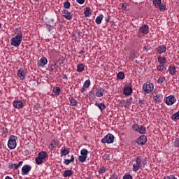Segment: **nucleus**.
Masks as SVG:
<instances>
[{"mask_svg": "<svg viewBox=\"0 0 179 179\" xmlns=\"http://www.w3.org/2000/svg\"><path fill=\"white\" fill-rule=\"evenodd\" d=\"M27 73V71H26V69L23 68L20 69L17 71V75L21 80H24V79L26 78Z\"/></svg>", "mask_w": 179, "mask_h": 179, "instance_id": "6e6552de", "label": "nucleus"}, {"mask_svg": "<svg viewBox=\"0 0 179 179\" xmlns=\"http://www.w3.org/2000/svg\"><path fill=\"white\" fill-rule=\"evenodd\" d=\"M166 80V77L164 76H161L157 80V83H164V81Z\"/></svg>", "mask_w": 179, "mask_h": 179, "instance_id": "58836bf2", "label": "nucleus"}, {"mask_svg": "<svg viewBox=\"0 0 179 179\" xmlns=\"http://www.w3.org/2000/svg\"><path fill=\"white\" fill-rule=\"evenodd\" d=\"M2 148V144L0 143V149Z\"/></svg>", "mask_w": 179, "mask_h": 179, "instance_id": "13d9d810", "label": "nucleus"}, {"mask_svg": "<svg viewBox=\"0 0 179 179\" xmlns=\"http://www.w3.org/2000/svg\"><path fill=\"white\" fill-rule=\"evenodd\" d=\"M13 106L15 108H23V102L22 101L15 100L13 102Z\"/></svg>", "mask_w": 179, "mask_h": 179, "instance_id": "dca6fc26", "label": "nucleus"}, {"mask_svg": "<svg viewBox=\"0 0 179 179\" xmlns=\"http://www.w3.org/2000/svg\"><path fill=\"white\" fill-rule=\"evenodd\" d=\"M10 1H12V0H10Z\"/></svg>", "mask_w": 179, "mask_h": 179, "instance_id": "e2e57ef3", "label": "nucleus"}, {"mask_svg": "<svg viewBox=\"0 0 179 179\" xmlns=\"http://www.w3.org/2000/svg\"><path fill=\"white\" fill-rule=\"evenodd\" d=\"M143 49H144V50H147L146 47H144Z\"/></svg>", "mask_w": 179, "mask_h": 179, "instance_id": "680f3d73", "label": "nucleus"}, {"mask_svg": "<svg viewBox=\"0 0 179 179\" xmlns=\"http://www.w3.org/2000/svg\"><path fill=\"white\" fill-rule=\"evenodd\" d=\"M60 155L61 157H62V156H67V155H69V150H68L66 148H65V147H64L60 150Z\"/></svg>", "mask_w": 179, "mask_h": 179, "instance_id": "4be33fe9", "label": "nucleus"}, {"mask_svg": "<svg viewBox=\"0 0 179 179\" xmlns=\"http://www.w3.org/2000/svg\"><path fill=\"white\" fill-rule=\"evenodd\" d=\"M48 63V60H47V58L45 57H42L38 62V66L43 68L45 66V65H47Z\"/></svg>", "mask_w": 179, "mask_h": 179, "instance_id": "4468645a", "label": "nucleus"}, {"mask_svg": "<svg viewBox=\"0 0 179 179\" xmlns=\"http://www.w3.org/2000/svg\"><path fill=\"white\" fill-rule=\"evenodd\" d=\"M159 10H161V12H164V10H166V6L165 4H160L159 6Z\"/></svg>", "mask_w": 179, "mask_h": 179, "instance_id": "79ce46f5", "label": "nucleus"}, {"mask_svg": "<svg viewBox=\"0 0 179 179\" xmlns=\"http://www.w3.org/2000/svg\"><path fill=\"white\" fill-rule=\"evenodd\" d=\"M159 97H160L159 95H157V96H154V100H156L157 101H159L160 100V99H159Z\"/></svg>", "mask_w": 179, "mask_h": 179, "instance_id": "8fccbe9b", "label": "nucleus"}, {"mask_svg": "<svg viewBox=\"0 0 179 179\" xmlns=\"http://www.w3.org/2000/svg\"><path fill=\"white\" fill-rule=\"evenodd\" d=\"M146 166V160L143 159L142 157L138 156L136 158L133 164V171L136 173L139 169H142Z\"/></svg>", "mask_w": 179, "mask_h": 179, "instance_id": "f257e3e1", "label": "nucleus"}, {"mask_svg": "<svg viewBox=\"0 0 179 179\" xmlns=\"http://www.w3.org/2000/svg\"><path fill=\"white\" fill-rule=\"evenodd\" d=\"M104 94V88H98L96 92V96L97 97H103Z\"/></svg>", "mask_w": 179, "mask_h": 179, "instance_id": "412c9836", "label": "nucleus"}, {"mask_svg": "<svg viewBox=\"0 0 179 179\" xmlns=\"http://www.w3.org/2000/svg\"><path fill=\"white\" fill-rule=\"evenodd\" d=\"M127 7H128V4L127 3H122V8L123 10H125V9H127Z\"/></svg>", "mask_w": 179, "mask_h": 179, "instance_id": "49530a36", "label": "nucleus"}, {"mask_svg": "<svg viewBox=\"0 0 179 179\" xmlns=\"http://www.w3.org/2000/svg\"><path fill=\"white\" fill-rule=\"evenodd\" d=\"M80 155L78 157V161L80 163H85V162H86V159H87V155H89V151H87V150L86 149H83L80 151Z\"/></svg>", "mask_w": 179, "mask_h": 179, "instance_id": "39448f33", "label": "nucleus"}, {"mask_svg": "<svg viewBox=\"0 0 179 179\" xmlns=\"http://www.w3.org/2000/svg\"><path fill=\"white\" fill-rule=\"evenodd\" d=\"M153 89H155V87L152 83H145L143 85V90L145 93H152V92H153Z\"/></svg>", "mask_w": 179, "mask_h": 179, "instance_id": "1a4fd4ad", "label": "nucleus"}, {"mask_svg": "<svg viewBox=\"0 0 179 179\" xmlns=\"http://www.w3.org/2000/svg\"><path fill=\"white\" fill-rule=\"evenodd\" d=\"M85 71V64H79L77 65V72H83Z\"/></svg>", "mask_w": 179, "mask_h": 179, "instance_id": "cd10ccee", "label": "nucleus"}, {"mask_svg": "<svg viewBox=\"0 0 179 179\" xmlns=\"http://www.w3.org/2000/svg\"><path fill=\"white\" fill-rule=\"evenodd\" d=\"M62 15L63 17L66 18V20H72V14L68 10H64L62 11Z\"/></svg>", "mask_w": 179, "mask_h": 179, "instance_id": "ddd939ff", "label": "nucleus"}, {"mask_svg": "<svg viewBox=\"0 0 179 179\" xmlns=\"http://www.w3.org/2000/svg\"><path fill=\"white\" fill-rule=\"evenodd\" d=\"M104 159H106V160H110V155H105L103 156Z\"/></svg>", "mask_w": 179, "mask_h": 179, "instance_id": "3c124183", "label": "nucleus"}, {"mask_svg": "<svg viewBox=\"0 0 179 179\" xmlns=\"http://www.w3.org/2000/svg\"><path fill=\"white\" fill-rule=\"evenodd\" d=\"M95 106L101 110V111H103V110H106V105L103 103H95Z\"/></svg>", "mask_w": 179, "mask_h": 179, "instance_id": "c85d7f7f", "label": "nucleus"}, {"mask_svg": "<svg viewBox=\"0 0 179 179\" xmlns=\"http://www.w3.org/2000/svg\"><path fill=\"white\" fill-rule=\"evenodd\" d=\"M106 22H110V19L109 18H106Z\"/></svg>", "mask_w": 179, "mask_h": 179, "instance_id": "4d7b16f0", "label": "nucleus"}, {"mask_svg": "<svg viewBox=\"0 0 179 179\" xmlns=\"http://www.w3.org/2000/svg\"><path fill=\"white\" fill-rule=\"evenodd\" d=\"M83 87H85V89H87L88 87H90V80H87L84 83Z\"/></svg>", "mask_w": 179, "mask_h": 179, "instance_id": "c9c22d12", "label": "nucleus"}, {"mask_svg": "<svg viewBox=\"0 0 179 179\" xmlns=\"http://www.w3.org/2000/svg\"><path fill=\"white\" fill-rule=\"evenodd\" d=\"M123 93L124 96H131V94H132V87H124Z\"/></svg>", "mask_w": 179, "mask_h": 179, "instance_id": "6ab92c4d", "label": "nucleus"}, {"mask_svg": "<svg viewBox=\"0 0 179 179\" xmlns=\"http://www.w3.org/2000/svg\"><path fill=\"white\" fill-rule=\"evenodd\" d=\"M138 31L139 34H148V33H149V26L147 24H143L139 27Z\"/></svg>", "mask_w": 179, "mask_h": 179, "instance_id": "f8f14e48", "label": "nucleus"}, {"mask_svg": "<svg viewBox=\"0 0 179 179\" xmlns=\"http://www.w3.org/2000/svg\"><path fill=\"white\" fill-rule=\"evenodd\" d=\"M22 40H23V34H22V31H20V33L17 34L16 36L11 38L10 44L14 47H19V45L22 44Z\"/></svg>", "mask_w": 179, "mask_h": 179, "instance_id": "f03ea898", "label": "nucleus"}, {"mask_svg": "<svg viewBox=\"0 0 179 179\" xmlns=\"http://www.w3.org/2000/svg\"><path fill=\"white\" fill-rule=\"evenodd\" d=\"M119 106L120 107H124L125 106V100L124 99L120 100L119 102Z\"/></svg>", "mask_w": 179, "mask_h": 179, "instance_id": "37998d69", "label": "nucleus"}, {"mask_svg": "<svg viewBox=\"0 0 179 179\" xmlns=\"http://www.w3.org/2000/svg\"><path fill=\"white\" fill-rule=\"evenodd\" d=\"M177 102V99L174 95H169L165 99V103L166 106H173Z\"/></svg>", "mask_w": 179, "mask_h": 179, "instance_id": "0eeeda50", "label": "nucleus"}, {"mask_svg": "<svg viewBox=\"0 0 179 179\" xmlns=\"http://www.w3.org/2000/svg\"><path fill=\"white\" fill-rule=\"evenodd\" d=\"M168 72L170 75H171L172 76H174V75L177 73V69H176L175 66L171 65L169 66Z\"/></svg>", "mask_w": 179, "mask_h": 179, "instance_id": "f3484780", "label": "nucleus"}, {"mask_svg": "<svg viewBox=\"0 0 179 179\" xmlns=\"http://www.w3.org/2000/svg\"><path fill=\"white\" fill-rule=\"evenodd\" d=\"M59 145V141L58 139L55 138L52 141L51 143L48 146V149L50 150V152H52L55 148Z\"/></svg>", "mask_w": 179, "mask_h": 179, "instance_id": "9d476101", "label": "nucleus"}, {"mask_svg": "<svg viewBox=\"0 0 179 179\" xmlns=\"http://www.w3.org/2000/svg\"><path fill=\"white\" fill-rule=\"evenodd\" d=\"M106 171H107V170L106 169V166H102L99 169V173L104 174V173H106Z\"/></svg>", "mask_w": 179, "mask_h": 179, "instance_id": "4c0bfd02", "label": "nucleus"}, {"mask_svg": "<svg viewBox=\"0 0 179 179\" xmlns=\"http://www.w3.org/2000/svg\"><path fill=\"white\" fill-rule=\"evenodd\" d=\"M101 143H113V142H114V135L111 134H108L106 136H104V138L101 140Z\"/></svg>", "mask_w": 179, "mask_h": 179, "instance_id": "423d86ee", "label": "nucleus"}, {"mask_svg": "<svg viewBox=\"0 0 179 179\" xmlns=\"http://www.w3.org/2000/svg\"><path fill=\"white\" fill-rule=\"evenodd\" d=\"M64 7L65 8V9H69L71 8V3H69V1L64 2Z\"/></svg>", "mask_w": 179, "mask_h": 179, "instance_id": "ea45409f", "label": "nucleus"}, {"mask_svg": "<svg viewBox=\"0 0 179 179\" xmlns=\"http://www.w3.org/2000/svg\"><path fill=\"white\" fill-rule=\"evenodd\" d=\"M2 27V24L0 23V29Z\"/></svg>", "mask_w": 179, "mask_h": 179, "instance_id": "052dcab7", "label": "nucleus"}, {"mask_svg": "<svg viewBox=\"0 0 179 179\" xmlns=\"http://www.w3.org/2000/svg\"><path fill=\"white\" fill-rule=\"evenodd\" d=\"M13 167H14V164L10 163L8 165V169H10V170H13Z\"/></svg>", "mask_w": 179, "mask_h": 179, "instance_id": "09e8293b", "label": "nucleus"}, {"mask_svg": "<svg viewBox=\"0 0 179 179\" xmlns=\"http://www.w3.org/2000/svg\"><path fill=\"white\" fill-rule=\"evenodd\" d=\"M84 15L86 17H89L92 15V10L90 8L87 7L86 10H84Z\"/></svg>", "mask_w": 179, "mask_h": 179, "instance_id": "bb28decb", "label": "nucleus"}, {"mask_svg": "<svg viewBox=\"0 0 179 179\" xmlns=\"http://www.w3.org/2000/svg\"><path fill=\"white\" fill-rule=\"evenodd\" d=\"M153 5H155V8H159L160 5H162V0H153Z\"/></svg>", "mask_w": 179, "mask_h": 179, "instance_id": "2f4dec72", "label": "nucleus"}, {"mask_svg": "<svg viewBox=\"0 0 179 179\" xmlns=\"http://www.w3.org/2000/svg\"><path fill=\"white\" fill-rule=\"evenodd\" d=\"M166 69V66L163 64H159L157 66V71L159 72H163Z\"/></svg>", "mask_w": 179, "mask_h": 179, "instance_id": "7c9ffc66", "label": "nucleus"}, {"mask_svg": "<svg viewBox=\"0 0 179 179\" xmlns=\"http://www.w3.org/2000/svg\"><path fill=\"white\" fill-rule=\"evenodd\" d=\"M73 162H75V158L73 157V155H71L70 159H64V164H66V166H69V164L73 163Z\"/></svg>", "mask_w": 179, "mask_h": 179, "instance_id": "5701e85b", "label": "nucleus"}, {"mask_svg": "<svg viewBox=\"0 0 179 179\" xmlns=\"http://www.w3.org/2000/svg\"><path fill=\"white\" fill-rule=\"evenodd\" d=\"M16 141H17V137L15 136L11 135L9 137L8 141V147L9 149L13 150L16 148V146L17 145Z\"/></svg>", "mask_w": 179, "mask_h": 179, "instance_id": "20e7f679", "label": "nucleus"}, {"mask_svg": "<svg viewBox=\"0 0 179 179\" xmlns=\"http://www.w3.org/2000/svg\"><path fill=\"white\" fill-rule=\"evenodd\" d=\"M31 171V166L30 165H24L22 168V175L27 176L29 173Z\"/></svg>", "mask_w": 179, "mask_h": 179, "instance_id": "9b49d317", "label": "nucleus"}, {"mask_svg": "<svg viewBox=\"0 0 179 179\" xmlns=\"http://www.w3.org/2000/svg\"><path fill=\"white\" fill-rule=\"evenodd\" d=\"M85 89H86V87H83L81 89V93H85Z\"/></svg>", "mask_w": 179, "mask_h": 179, "instance_id": "864d4df0", "label": "nucleus"}, {"mask_svg": "<svg viewBox=\"0 0 179 179\" xmlns=\"http://www.w3.org/2000/svg\"><path fill=\"white\" fill-rule=\"evenodd\" d=\"M132 176H131L130 174H125L123 176V179H132Z\"/></svg>", "mask_w": 179, "mask_h": 179, "instance_id": "c03bdc74", "label": "nucleus"}, {"mask_svg": "<svg viewBox=\"0 0 179 179\" xmlns=\"http://www.w3.org/2000/svg\"><path fill=\"white\" fill-rule=\"evenodd\" d=\"M139 127H140V126L138 125L137 124H134L132 125V129L135 132H138V131H139Z\"/></svg>", "mask_w": 179, "mask_h": 179, "instance_id": "e433bc0d", "label": "nucleus"}, {"mask_svg": "<svg viewBox=\"0 0 179 179\" xmlns=\"http://www.w3.org/2000/svg\"><path fill=\"white\" fill-rule=\"evenodd\" d=\"M79 54L82 55V54H85V51L83 50H80L78 52Z\"/></svg>", "mask_w": 179, "mask_h": 179, "instance_id": "5fc2aeb1", "label": "nucleus"}, {"mask_svg": "<svg viewBox=\"0 0 179 179\" xmlns=\"http://www.w3.org/2000/svg\"><path fill=\"white\" fill-rule=\"evenodd\" d=\"M73 172L71 170H66L63 173V177H71Z\"/></svg>", "mask_w": 179, "mask_h": 179, "instance_id": "c756f323", "label": "nucleus"}, {"mask_svg": "<svg viewBox=\"0 0 179 179\" xmlns=\"http://www.w3.org/2000/svg\"><path fill=\"white\" fill-rule=\"evenodd\" d=\"M103 14H100L99 16L96 17L95 20V22L96 24H101V22L103 21Z\"/></svg>", "mask_w": 179, "mask_h": 179, "instance_id": "b1692460", "label": "nucleus"}, {"mask_svg": "<svg viewBox=\"0 0 179 179\" xmlns=\"http://www.w3.org/2000/svg\"><path fill=\"white\" fill-rule=\"evenodd\" d=\"M23 162L20 161L18 164H14L13 170H17L20 166H22Z\"/></svg>", "mask_w": 179, "mask_h": 179, "instance_id": "72a5a7b5", "label": "nucleus"}, {"mask_svg": "<svg viewBox=\"0 0 179 179\" xmlns=\"http://www.w3.org/2000/svg\"><path fill=\"white\" fill-rule=\"evenodd\" d=\"M138 104H143V101L139 100L138 101Z\"/></svg>", "mask_w": 179, "mask_h": 179, "instance_id": "6e6d98bb", "label": "nucleus"}, {"mask_svg": "<svg viewBox=\"0 0 179 179\" xmlns=\"http://www.w3.org/2000/svg\"><path fill=\"white\" fill-rule=\"evenodd\" d=\"M48 158V155L47 152L44 151H41V152L38 153V157L35 159V162L36 164H43V162L45 160V159Z\"/></svg>", "mask_w": 179, "mask_h": 179, "instance_id": "7ed1b4c3", "label": "nucleus"}, {"mask_svg": "<svg viewBox=\"0 0 179 179\" xmlns=\"http://www.w3.org/2000/svg\"><path fill=\"white\" fill-rule=\"evenodd\" d=\"M35 2H38L40 0H34Z\"/></svg>", "mask_w": 179, "mask_h": 179, "instance_id": "bf43d9fd", "label": "nucleus"}, {"mask_svg": "<svg viewBox=\"0 0 179 179\" xmlns=\"http://www.w3.org/2000/svg\"><path fill=\"white\" fill-rule=\"evenodd\" d=\"M53 93L55 94V96H59L61 94V88L59 87H54Z\"/></svg>", "mask_w": 179, "mask_h": 179, "instance_id": "a878e982", "label": "nucleus"}, {"mask_svg": "<svg viewBox=\"0 0 179 179\" xmlns=\"http://www.w3.org/2000/svg\"><path fill=\"white\" fill-rule=\"evenodd\" d=\"M48 71H50V72H53L54 71V69H55V65H54V64H50L49 66H48Z\"/></svg>", "mask_w": 179, "mask_h": 179, "instance_id": "a19ab883", "label": "nucleus"}, {"mask_svg": "<svg viewBox=\"0 0 179 179\" xmlns=\"http://www.w3.org/2000/svg\"><path fill=\"white\" fill-rule=\"evenodd\" d=\"M69 101L71 106H76V104H78V101H76V99H73L72 96L69 98Z\"/></svg>", "mask_w": 179, "mask_h": 179, "instance_id": "473e14b6", "label": "nucleus"}, {"mask_svg": "<svg viewBox=\"0 0 179 179\" xmlns=\"http://www.w3.org/2000/svg\"><path fill=\"white\" fill-rule=\"evenodd\" d=\"M148 141V138L145 135H141L138 139H137V143L138 145H145L146 142Z\"/></svg>", "mask_w": 179, "mask_h": 179, "instance_id": "2eb2a0df", "label": "nucleus"}, {"mask_svg": "<svg viewBox=\"0 0 179 179\" xmlns=\"http://www.w3.org/2000/svg\"><path fill=\"white\" fill-rule=\"evenodd\" d=\"M118 79H124L125 78V74H124V72L120 71L117 75Z\"/></svg>", "mask_w": 179, "mask_h": 179, "instance_id": "f704fd0d", "label": "nucleus"}, {"mask_svg": "<svg viewBox=\"0 0 179 179\" xmlns=\"http://www.w3.org/2000/svg\"><path fill=\"white\" fill-rule=\"evenodd\" d=\"M138 133H140L141 135H143L144 134H146V127L143 125H141L140 127H138Z\"/></svg>", "mask_w": 179, "mask_h": 179, "instance_id": "393cba45", "label": "nucleus"}, {"mask_svg": "<svg viewBox=\"0 0 179 179\" xmlns=\"http://www.w3.org/2000/svg\"><path fill=\"white\" fill-rule=\"evenodd\" d=\"M109 179H118V175L117 173H113Z\"/></svg>", "mask_w": 179, "mask_h": 179, "instance_id": "a18cd8bd", "label": "nucleus"}, {"mask_svg": "<svg viewBox=\"0 0 179 179\" xmlns=\"http://www.w3.org/2000/svg\"><path fill=\"white\" fill-rule=\"evenodd\" d=\"M76 2L80 5H83L85 3V0H76Z\"/></svg>", "mask_w": 179, "mask_h": 179, "instance_id": "de8ad7c7", "label": "nucleus"}, {"mask_svg": "<svg viewBox=\"0 0 179 179\" xmlns=\"http://www.w3.org/2000/svg\"><path fill=\"white\" fill-rule=\"evenodd\" d=\"M62 78L63 79H68V76H66V74H62Z\"/></svg>", "mask_w": 179, "mask_h": 179, "instance_id": "603ef678", "label": "nucleus"}, {"mask_svg": "<svg viewBox=\"0 0 179 179\" xmlns=\"http://www.w3.org/2000/svg\"><path fill=\"white\" fill-rule=\"evenodd\" d=\"M158 62L159 64V65H166V64H167V59H166V57H163V56H159L158 58Z\"/></svg>", "mask_w": 179, "mask_h": 179, "instance_id": "aec40b11", "label": "nucleus"}, {"mask_svg": "<svg viewBox=\"0 0 179 179\" xmlns=\"http://www.w3.org/2000/svg\"><path fill=\"white\" fill-rule=\"evenodd\" d=\"M167 48L164 45H162L157 48V54H163L166 52Z\"/></svg>", "mask_w": 179, "mask_h": 179, "instance_id": "a211bd4d", "label": "nucleus"}]
</instances>
